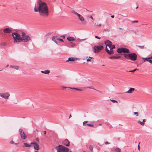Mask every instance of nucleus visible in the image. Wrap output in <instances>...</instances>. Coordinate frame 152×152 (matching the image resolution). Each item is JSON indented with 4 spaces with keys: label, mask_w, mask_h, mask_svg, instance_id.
<instances>
[{
    "label": "nucleus",
    "mask_w": 152,
    "mask_h": 152,
    "mask_svg": "<svg viewBox=\"0 0 152 152\" xmlns=\"http://www.w3.org/2000/svg\"><path fill=\"white\" fill-rule=\"evenodd\" d=\"M37 5L34 7V11L39 12V15L43 18L47 17L49 15V11L46 4L41 0H39L37 2Z\"/></svg>",
    "instance_id": "f257e3e1"
},
{
    "label": "nucleus",
    "mask_w": 152,
    "mask_h": 152,
    "mask_svg": "<svg viewBox=\"0 0 152 152\" xmlns=\"http://www.w3.org/2000/svg\"><path fill=\"white\" fill-rule=\"evenodd\" d=\"M12 36L14 39V43L15 42L18 43L21 42L20 39H21L20 38H21V36L19 34L16 32H14L12 34Z\"/></svg>",
    "instance_id": "f03ea898"
},
{
    "label": "nucleus",
    "mask_w": 152,
    "mask_h": 152,
    "mask_svg": "<svg viewBox=\"0 0 152 152\" xmlns=\"http://www.w3.org/2000/svg\"><path fill=\"white\" fill-rule=\"evenodd\" d=\"M21 38H20L21 42L23 41L24 42H27L31 40L30 37L28 35H26L24 32H22L21 34Z\"/></svg>",
    "instance_id": "7ed1b4c3"
},
{
    "label": "nucleus",
    "mask_w": 152,
    "mask_h": 152,
    "mask_svg": "<svg viewBox=\"0 0 152 152\" xmlns=\"http://www.w3.org/2000/svg\"><path fill=\"white\" fill-rule=\"evenodd\" d=\"M105 44L106 45V47L108 46L109 48L110 49L112 50L115 48V45L112 44V42L109 40L106 41L105 42Z\"/></svg>",
    "instance_id": "20e7f679"
},
{
    "label": "nucleus",
    "mask_w": 152,
    "mask_h": 152,
    "mask_svg": "<svg viewBox=\"0 0 152 152\" xmlns=\"http://www.w3.org/2000/svg\"><path fill=\"white\" fill-rule=\"evenodd\" d=\"M129 58L132 61L136 60L137 58V54L135 53H132L129 54Z\"/></svg>",
    "instance_id": "39448f33"
},
{
    "label": "nucleus",
    "mask_w": 152,
    "mask_h": 152,
    "mask_svg": "<svg viewBox=\"0 0 152 152\" xmlns=\"http://www.w3.org/2000/svg\"><path fill=\"white\" fill-rule=\"evenodd\" d=\"M104 48V47L102 46L98 45L97 46H94V52L96 53L98 52L99 51H100Z\"/></svg>",
    "instance_id": "423d86ee"
},
{
    "label": "nucleus",
    "mask_w": 152,
    "mask_h": 152,
    "mask_svg": "<svg viewBox=\"0 0 152 152\" xmlns=\"http://www.w3.org/2000/svg\"><path fill=\"white\" fill-rule=\"evenodd\" d=\"M19 132L20 136L21 138L24 140H25L26 138V136L23 130L21 129H20L19 130Z\"/></svg>",
    "instance_id": "0eeeda50"
},
{
    "label": "nucleus",
    "mask_w": 152,
    "mask_h": 152,
    "mask_svg": "<svg viewBox=\"0 0 152 152\" xmlns=\"http://www.w3.org/2000/svg\"><path fill=\"white\" fill-rule=\"evenodd\" d=\"M72 12L73 13L77 15L78 17V18L80 21H84V18L81 15L76 12L75 10H72Z\"/></svg>",
    "instance_id": "6e6552de"
},
{
    "label": "nucleus",
    "mask_w": 152,
    "mask_h": 152,
    "mask_svg": "<svg viewBox=\"0 0 152 152\" xmlns=\"http://www.w3.org/2000/svg\"><path fill=\"white\" fill-rule=\"evenodd\" d=\"M10 96V94L8 93H0V96L5 99H8Z\"/></svg>",
    "instance_id": "1a4fd4ad"
},
{
    "label": "nucleus",
    "mask_w": 152,
    "mask_h": 152,
    "mask_svg": "<svg viewBox=\"0 0 152 152\" xmlns=\"http://www.w3.org/2000/svg\"><path fill=\"white\" fill-rule=\"evenodd\" d=\"M34 145V148L36 150H38L39 148V146L38 144L36 142H31V145Z\"/></svg>",
    "instance_id": "9d476101"
},
{
    "label": "nucleus",
    "mask_w": 152,
    "mask_h": 152,
    "mask_svg": "<svg viewBox=\"0 0 152 152\" xmlns=\"http://www.w3.org/2000/svg\"><path fill=\"white\" fill-rule=\"evenodd\" d=\"M69 141L67 139L65 140L62 142V144L66 146H69Z\"/></svg>",
    "instance_id": "9b49d317"
},
{
    "label": "nucleus",
    "mask_w": 152,
    "mask_h": 152,
    "mask_svg": "<svg viewBox=\"0 0 152 152\" xmlns=\"http://www.w3.org/2000/svg\"><path fill=\"white\" fill-rule=\"evenodd\" d=\"M12 30L9 28H6L3 29V32L4 33H10Z\"/></svg>",
    "instance_id": "f8f14e48"
},
{
    "label": "nucleus",
    "mask_w": 152,
    "mask_h": 152,
    "mask_svg": "<svg viewBox=\"0 0 152 152\" xmlns=\"http://www.w3.org/2000/svg\"><path fill=\"white\" fill-rule=\"evenodd\" d=\"M105 50L106 52L109 54H111L113 53V50L110 49V50H109L107 48V47H106Z\"/></svg>",
    "instance_id": "ddd939ff"
},
{
    "label": "nucleus",
    "mask_w": 152,
    "mask_h": 152,
    "mask_svg": "<svg viewBox=\"0 0 152 152\" xmlns=\"http://www.w3.org/2000/svg\"><path fill=\"white\" fill-rule=\"evenodd\" d=\"M122 53H129V50L127 48H122Z\"/></svg>",
    "instance_id": "4468645a"
},
{
    "label": "nucleus",
    "mask_w": 152,
    "mask_h": 152,
    "mask_svg": "<svg viewBox=\"0 0 152 152\" xmlns=\"http://www.w3.org/2000/svg\"><path fill=\"white\" fill-rule=\"evenodd\" d=\"M142 58L144 60V62H145V61H146L149 62L150 63L152 64V61L150 59V58Z\"/></svg>",
    "instance_id": "2eb2a0df"
},
{
    "label": "nucleus",
    "mask_w": 152,
    "mask_h": 152,
    "mask_svg": "<svg viewBox=\"0 0 152 152\" xmlns=\"http://www.w3.org/2000/svg\"><path fill=\"white\" fill-rule=\"evenodd\" d=\"M67 39L69 41H73L75 40V38L74 37H67Z\"/></svg>",
    "instance_id": "dca6fc26"
},
{
    "label": "nucleus",
    "mask_w": 152,
    "mask_h": 152,
    "mask_svg": "<svg viewBox=\"0 0 152 152\" xmlns=\"http://www.w3.org/2000/svg\"><path fill=\"white\" fill-rule=\"evenodd\" d=\"M135 90L134 88H130L129 89L127 92H126V93H131Z\"/></svg>",
    "instance_id": "f3484780"
},
{
    "label": "nucleus",
    "mask_w": 152,
    "mask_h": 152,
    "mask_svg": "<svg viewBox=\"0 0 152 152\" xmlns=\"http://www.w3.org/2000/svg\"><path fill=\"white\" fill-rule=\"evenodd\" d=\"M41 72L42 73L47 74H49L50 73V71L49 70H45L44 71H41Z\"/></svg>",
    "instance_id": "a211bd4d"
},
{
    "label": "nucleus",
    "mask_w": 152,
    "mask_h": 152,
    "mask_svg": "<svg viewBox=\"0 0 152 152\" xmlns=\"http://www.w3.org/2000/svg\"><path fill=\"white\" fill-rule=\"evenodd\" d=\"M76 59L75 58H73V57H69L68 58V59L66 61V62H68V61H75V59Z\"/></svg>",
    "instance_id": "6ab92c4d"
},
{
    "label": "nucleus",
    "mask_w": 152,
    "mask_h": 152,
    "mask_svg": "<svg viewBox=\"0 0 152 152\" xmlns=\"http://www.w3.org/2000/svg\"><path fill=\"white\" fill-rule=\"evenodd\" d=\"M94 58L92 57H89L88 59L87 60V61H91L93 63L94 61Z\"/></svg>",
    "instance_id": "aec40b11"
},
{
    "label": "nucleus",
    "mask_w": 152,
    "mask_h": 152,
    "mask_svg": "<svg viewBox=\"0 0 152 152\" xmlns=\"http://www.w3.org/2000/svg\"><path fill=\"white\" fill-rule=\"evenodd\" d=\"M10 67L12 68H14L16 70H18L19 69V67L18 66H12V65H10Z\"/></svg>",
    "instance_id": "412c9836"
},
{
    "label": "nucleus",
    "mask_w": 152,
    "mask_h": 152,
    "mask_svg": "<svg viewBox=\"0 0 152 152\" xmlns=\"http://www.w3.org/2000/svg\"><path fill=\"white\" fill-rule=\"evenodd\" d=\"M63 148L64 152H68L69 151V149L68 148L63 146Z\"/></svg>",
    "instance_id": "4be33fe9"
},
{
    "label": "nucleus",
    "mask_w": 152,
    "mask_h": 152,
    "mask_svg": "<svg viewBox=\"0 0 152 152\" xmlns=\"http://www.w3.org/2000/svg\"><path fill=\"white\" fill-rule=\"evenodd\" d=\"M117 52L120 53H122V48H119L117 50Z\"/></svg>",
    "instance_id": "5701e85b"
},
{
    "label": "nucleus",
    "mask_w": 152,
    "mask_h": 152,
    "mask_svg": "<svg viewBox=\"0 0 152 152\" xmlns=\"http://www.w3.org/2000/svg\"><path fill=\"white\" fill-rule=\"evenodd\" d=\"M57 36H53L52 38V40L54 41L58 45L57 42L56 41V39H55L56 38Z\"/></svg>",
    "instance_id": "b1692460"
},
{
    "label": "nucleus",
    "mask_w": 152,
    "mask_h": 152,
    "mask_svg": "<svg viewBox=\"0 0 152 152\" xmlns=\"http://www.w3.org/2000/svg\"><path fill=\"white\" fill-rule=\"evenodd\" d=\"M129 54H124V56L125 58L126 59H128L129 58Z\"/></svg>",
    "instance_id": "393cba45"
},
{
    "label": "nucleus",
    "mask_w": 152,
    "mask_h": 152,
    "mask_svg": "<svg viewBox=\"0 0 152 152\" xmlns=\"http://www.w3.org/2000/svg\"><path fill=\"white\" fill-rule=\"evenodd\" d=\"M24 146L26 147H30L31 146V145L25 143H24Z\"/></svg>",
    "instance_id": "a878e982"
},
{
    "label": "nucleus",
    "mask_w": 152,
    "mask_h": 152,
    "mask_svg": "<svg viewBox=\"0 0 152 152\" xmlns=\"http://www.w3.org/2000/svg\"><path fill=\"white\" fill-rule=\"evenodd\" d=\"M75 44L72 42H71L69 44V47L71 48L75 46Z\"/></svg>",
    "instance_id": "bb28decb"
},
{
    "label": "nucleus",
    "mask_w": 152,
    "mask_h": 152,
    "mask_svg": "<svg viewBox=\"0 0 152 152\" xmlns=\"http://www.w3.org/2000/svg\"><path fill=\"white\" fill-rule=\"evenodd\" d=\"M121 58V56H113V58L114 59H119Z\"/></svg>",
    "instance_id": "cd10ccee"
},
{
    "label": "nucleus",
    "mask_w": 152,
    "mask_h": 152,
    "mask_svg": "<svg viewBox=\"0 0 152 152\" xmlns=\"http://www.w3.org/2000/svg\"><path fill=\"white\" fill-rule=\"evenodd\" d=\"M137 123L142 126H144V123L143 122L140 121H137Z\"/></svg>",
    "instance_id": "c85d7f7f"
},
{
    "label": "nucleus",
    "mask_w": 152,
    "mask_h": 152,
    "mask_svg": "<svg viewBox=\"0 0 152 152\" xmlns=\"http://www.w3.org/2000/svg\"><path fill=\"white\" fill-rule=\"evenodd\" d=\"M138 48L141 49H143L144 48V46L137 45Z\"/></svg>",
    "instance_id": "c756f323"
},
{
    "label": "nucleus",
    "mask_w": 152,
    "mask_h": 152,
    "mask_svg": "<svg viewBox=\"0 0 152 152\" xmlns=\"http://www.w3.org/2000/svg\"><path fill=\"white\" fill-rule=\"evenodd\" d=\"M115 151L116 152H120L121 150L119 148H117L115 149Z\"/></svg>",
    "instance_id": "7c9ffc66"
},
{
    "label": "nucleus",
    "mask_w": 152,
    "mask_h": 152,
    "mask_svg": "<svg viewBox=\"0 0 152 152\" xmlns=\"http://www.w3.org/2000/svg\"><path fill=\"white\" fill-rule=\"evenodd\" d=\"M6 45H7L6 43L5 42L2 43L1 44V46H6Z\"/></svg>",
    "instance_id": "2f4dec72"
},
{
    "label": "nucleus",
    "mask_w": 152,
    "mask_h": 152,
    "mask_svg": "<svg viewBox=\"0 0 152 152\" xmlns=\"http://www.w3.org/2000/svg\"><path fill=\"white\" fill-rule=\"evenodd\" d=\"M56 39L57 40H58L59 41H60L61 42H64L63 39H62L56 38Z\"/></svg>",
    "instance_id": "473e14b6"
},
{
    "label": "nucleus",
    "mask_w": 152,
    "mask_h": 152,
    "mask_svg": "<svg viewBox=\"0 0 152 152\" xmlns=\"http://www.w3.org/2000/svg\"><path fill=\"white\" fill-rule=\"evenodd\" d=\"M137 70H138V69H134L133 70L129 71V72H135Z\"/></svg>",
    "instance_id": "72a5a7b5"
},
{
    "label": "nucleus",
    "mask_w": 152,
    "mask_h": 152,
    "mask_svg": "<svg viewBox=\"0 0 152 152\" xmlns=\"http://www.w3.org/2000/svg\"><path fill=\"white\" fill-rule=\"evenodd\" d=\"M89 148L91 151H92L93 149V146L92 145H90L89 147Z\"/></svg>",
    "instance_id": "f704fd0d"
},
{
    "label": "nucleus",
    "mask_w": 152,
    "mask_h": 152,
    "mask_svg": "<svg viewBox=\"0 0 152 152\" xmlns=\"http://www.w3.org/2000/svg\"><path fill=\"white\" fill-rule=\"evenodd\" d=\"M111 101L113 103H115V102H116L117 103H118V102L116 100H111Z\"/></svg>",
    "instance_id": "c9c22d12"
},
{
    "label": "nucleus",
    "mask_w": 152,
    "mask_h": 152,
    "mask_svg": "<svg viewBox=\"0 0 152 152\" xmlns=\"http://www.w3.org/2000/svg\"><path fill=\"white\" fill-rule=\"evenodd\" d=\"M138 21L137 20H134V21H132V23H138Z\"/></svg>",
    "instance_id": "e433bc0d"
},
{
    "label": "nucleus",
    "mask_w": 152,
    "mask_h": 152,
    "mask_svg": "<svg viewBox=\"0 0 152 152\" xmlns=\"http://www.w3.org/2000/svg\"><path fill=\"white\" fill-rule=\"evenodd\" d=\"M119 29L120 30H121L120 31V32L121 33H123L124 32V31H123V29L121 28H119Z\"/></svg>",
    "instance_id": "4c0bfd02"
},
{
    "label": "nucleus",
    "mask_w": 152,
    "mask_h": 152,
    "mask_svg": "<svg viewBox=\"0 0 152 152\" xmlns=\"http://www.w3.org/2000/svg\"><path fill=\"white\" fill-rule=\"evenodd\" d=\"M87 125L91 127H93L94 126V125L93 124H87Z\"/></svg>",
    "instance_id": "58836bf2"
},
{
    "label": "nucleus",
    "mask_w": 152,
    "mask_h": 152,
    "mask_svg": "<svg viewBox=\"0 0 152 152\" xmlns=\"http://www.w3.org/2000/svg\"><path fill=\"white\" fill-rule=\"evenodd\" d=\"M88 121H84L83 122V125H85L86 123H88Z\"/></svg>",
    "instance_id": "ea45409f"
},
{
    "label": "nucleus",
    "mask_w": 152,
    "mask_h": 152,
    "mask_svg": "<svg viewBox=\"0 0 152 152\" xmlns=\"http://www.w3.org/2000/svg\"><path fill=\"white\" fill-rule=\"evenodd\" d=\"M134 115H136V116H138V113H137V112H134Z\"/></svg>",
    "instance_id": "a19ab883"
},
{
    "label": "nucleus",
    "mask_w": 152,
    "mask_h": 152,
    "mask_svg": "<svg viewBox=\"0 0 152 152\" xmlns=\"http://www.w3.org/2000/svg\"><path fill=\"white\" fill-rule=\"evenodd\" d=\"M68 88H70V89H72L74 90H76V89H77V88H71V87Z\"/></svg>",
    "instance_id": "79ce46f5"
},
{
    "label": "nucleus",
    "mask_w": 152,
    "mask_h": 152,
    "mask_svg": "<svg viewBox=\"0 0 152 152\" xmlns=\"http://www.w3.org/2000/svg\"><path fill=\"white\" fill-rule=\"evenodd\" d=\"M10 144H14V143H15V144H16V143H15V142H14V141H10Z\"/></svg>",
    "instance_id": "37998d69"
},
{
    "label": "nucleus",
    "mask_w": 152,
    "mask_h": 152,
    "mask_svg": "<svg viewBox=\"0 0 152 152\" xmlns=\"http://www.w3.org/2000/svg\"><path fill=\"white\" fill-rule=\"evenodd\" d=\"M110 143L108 142H105V145H107V144H110Z\"/></svg>",
    "instance_id": "c03bdc74"
},
{
    "label": "nucleus",
    "mask_w": 152,
    "mask_h": 152,
    "mask_svg": "<svg viewBox=\"0 0 152 152\" xmlns=\"http://www.w3.org/2000/svg\"><path fill=\"white\" fill-rule=\"evenodd\" d=\"M76 90L78 91H82V90L81 89H79V88H77V89H76Z\"/></svg>",
    "instance_id": "a18cd8bd"
},
{
    "label": "nucleus",
    "mask_w": 152,
    "mask_h": 152,
    "mask_svg": "<svg viewBox=\"0 0 152 152\" xmlns=\"http://www.w3.org/2000/svg\"><path fill=\"white\" fill-rule=\"evenodd\" d=\"M95 38H97V39H100V37H98L97 36H95Z\"/></svg>",
    "instance_id": "49530a36"
},
{
    "label": "nucleus",
    "mask_w": 152,
    "mask_h": 152,
    "mask_svg": "<svg viewBox=\"0 0 152 152\" xmlns=\"http://www.w3.org/2000/svg\"><path fill=\"white\" fill-rule=\"evenodd\" d=\"M36 140L37 141H38V142H39V139L38 138H37L36 139Z\"/></svg>",
    "instance_id": "de8ad7c7"
},
{
    "label": "nucleus",
    "mask_w": 152,
    "mask_h": 152,
    "mask_svg": "<svg viewBox=\"0 0 152 152\" xmlns=\"http://www.w3.org/2000/svg\"><path fill=\"white\" fill-rule=\"evenodd\" d=\"M63 88V89H65L66 88H68V87H64V86H63V87H62Z\"/></svg>",
    "instance_id": "09e8293b"
},
{
    "label": "nucleus",
    "mask_w": 152,
    "mask_h": 152,
    "mask_svg": "<svg viewBox=\"0 0 152 152\" xmlns=\"http://www.w3.org/2000/svg\"><path fill=\"white\" fill-rule=\"evenodd\" d=\"M109 58L110 59L113 58V56H110L109 57Z\"/></svg>",
    "instance_id": "8fccbe9b"
},
{
    "label": "nucleus",
    "mask_w": 152,
    "mask_h": 152,
    "mask_svg": "<svg viewBox=\"0 0 152 152\" xmlns=\"http://www.w3.org/2000/svg\"><path fill=\"white\" fill-rule=\"evenodd\" d=\"M61 37H62L64 39L65 38V36L64 35H62V36H61Z\"/></svg>",
    "instance_id": "3c124183"
},
{
    "label": "nucleus",
    "mask_w": 152,
    "mask_h": 152,
    "mask_svg": "<svg viewBox=\"0 0 152 152\" xmlns=\"http://www.w3.org/2000/svg\"><path fill=\"white\" fill-rule=\"evenodd\" d=\"M145 121H146L144 119L143 120V121L142 122H143L145 124Z\"/></svg>",
    "instance_id": "603ef678"
},
{
    "label": "nucleus",
    "mask_w": 152,
    "mask_h": 152,
    "mask_svg": "<svg viewBox=\"0 0 152 152\" xmlns=\"http://www.w3.org/2000/svg\"><path fill=\"white\" fill-rule=\"evenodd\" d=\"M111 17L112 18H114L115 16H114V15H111Z\"/></svg>",
    "instance_id": "864d4df0"
},
{
    "label": "nucleus",
    "mask_w": 152,
    "mask_h": 152,
    "mask_svg": "<svg viewBox=\"0 0 152 152\" xmlns=\"http://www.w3.org/2000/svg\"><path fill=\"white\" fill-rule=\"evenodd\" d=\"M44 133L45 134V135L46 134V131H44Z\"/></svg>",
    "instance_id": "5fc2aeb1"
},
{
    "label": "nucleus",
    "mask_w": 152,
    "mask_h": 152,
    "mask_svg": "<svg viewBox=\"0 0 152 152\" xmlns=\"http://www.w3.org/2000/svg\"><path fill=\"white\" fill-rule=\"evenodd\" d=\"M3 33L2 32V30H1L0 31V34H1Z\"/></svg>",
    "instance_id": "6e6d98bb"
},
{
    "label": "nucleus",
    "mask_w": 152,
    "mask_h": 152,
    "mask_svg": "<svg viewBox=\"0 0 152 152\" xmlns=\"http://www.w3.org/2000/svg\"><path fill=\"white\" fill-rule=\"evenodd\" d=\"M90 18L91 19L93 20L94 19L93 17L91 16Z\"/></svg>",
    "instance_id": "4d7b16f0"
},
{
    "label": "nucleus",
    "mask_w": 152,
    "mask_h": 152,
    "mask_svg": "<svg viewBox=\"0 0 152 152\" xmlns=\"http://www.w3.org/2000/svg\"><path fill=\"white\" fill-rule=\"evenodd\" d=\"M140 142L139 143V145H138V149H139V148H140V146H139V144H140Z\"/></svg>",
    "instance_id": "13d9d810"
},
{
    "label": "nucleus",
    "mask_w": 152,
    "mask_h": 152,
    "mask_svg": "<svg viewBox=\"0 0 152 152\" xmlns=\"http://www.w3.org/2000/svg\"><path fill=\"white\" fill-rule=\"evenodd\" d=\"M87 88H90V89H92V88L91 87H88Z\"/></svg>",
    "instance_id": "bf43d9fd"
},
{
    "label": "nucleus",
    "mask_w": 152,
    "mask_h": 152,
    "mask_svg": "<svg viewBox=\"0 0 152 152\" xmlns=\"http://www.w3.org/2000/svg\"><path fill=\"white\" fill-rule=\"evenodd\" d=\"M149 58H150V59H152V56L150 57H149Z\"/></svg>",
    "instance_id": "052dcab7"
},
{
    "label": "nucleus",
    "mask_w": 152,
    "mask_h": 152,
    "mask_svg": "<svg viewBox=\"0 0 152 152\" xmlns=\"http://www.w3.org/2000/svg\"><path fill=\"white\" fill-rule=\"evenodd\" d=\"M92 89H93L95 90H96V89H95L94 88H92Z\"/></svg>",
    "instance_id": "680f3d73"
},
{
    "label": "nucleus",
    "mask_w": 152,
    "mask_h": 152,
    "mask_svg": "<svg viewBox=\"0 0 152 152\" xmlns=\"http://www.w3.org/2000/svg\"><path fill=\"white\" fill-rule=\"evenodd\" d=\"M9 66V65H7L6 66V67H7Z\"/></svg>",
    "instance_id": "e2e57ef3"
},
{
    "label": "nucleus",
    "mask_w": 152,
    "mask_h": 152,
    "mask_svg": "<svg viewBox=\"0 0 152 152\" xmlns=\"http://www.w3.org/2000/svg\"><path fill=\"white\" fill-rule=\"evenodd\" d=\"M101 26V24H100L98 25V26Z\"/></svg>",
    "instance_id": "0e129e2a"
},
{
    "label": "nucleus",
    "mask_w": 152,
    "mask_h": 152,
    "mask_svg": "<svg viewBox=\"0 0 152 152\" xmlns=\"http://www.w3.org/2000/svg\"><path fill=\"white\" fill-rule=\"evenodd\" d=\"M71 117H72V115H69V118H70Z\"/></svg>",
    "instance_id": "69168bd1"
},
{
    "label": "nucleus",
    "mask_w": 152,
    "mask_h": 152,
    "mask_svg": "<svg viewBox=\"0 0 152 152\" xmlns=\"http://www.w3.org/2000/svg\"><path fill=\"white\" fill-rule=\"evenodd\" d=\"M85 40V39H81V40H82V41H84V40Z\"/></svg>",
    "instance_id": "338daca9"
},
{
    "label": "nucleus",
    "mask_w": 152,
    "mask_h": 152,
    "mask_svg": "<svg viewBox=\"0 0 152 152\" xmlns=\"http://www.w3.org/2000/svg\"><path fill=\"white\" fill-rule=\"evenodd\" d=\"M35 152H39L37 151H35Z\"/></svg>",
    "instance_id": "774afa93"
}]
</instances>
